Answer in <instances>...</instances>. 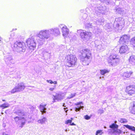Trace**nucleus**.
I'll return each instance as SVG.
<instances>
[{
  "label": "nucleus",
  "mask_w": 135,
  "mask_h": 135,
  "mask_svg": "<svg viewBox=\"0 0 135 135\" xmlns=\"http://www.w3.org/2000/svg\"><path fill=\"white\" fill-rule=\"evenodd\" d=\"M13 47L17 52L20 53L25 52L26 48L25 43L22 41H16L14 44Z\"/></svg>",
  "instance_id": "obj_1"
},
{
  "label": "nucleus",
  "mask_w": 135,
  "mask_h": 135,
  "mask_svg": "<svg viewBox=\"0 0 135 135\" xmlns=\"http://www.w3.org/2000/svg\"><path fill=\"white\" fill-rule=\"evenodd\" d=\"M65 59L69 64L68 66L69 67L74 66L77 63V60L76 56L71 54L67 55L65 57Z\"/></svg>",
  "instance_id": "obj_2"
},
{
  "label": "nucleus",
  "mask_w": 135,
  "mask_h": 135,
  "mask_svg": "<svg viewBox=\"0 0 135 135\" xmlns=\"http://www.w3.org/2000/svg\"><path fill=\"white\" fill-rule=\"evenodd\" d=\"M82 54L85 55L83 60V62L86 63V65H88L89 61V60L91 58V54L89 50L86 49H84L83 50Z\"/></svg>",
  "instance_id": "obj_3"
},
{
  "label": "nucleus",
  "mask_w": 135,
  "mask_h": 135,
  "mask_svg": "<svg viewBox=\"0 0 135 135\" xmlns=\"http://www.w3.org/2000/svg\"><path fill=\"white\" fill-rule=\"evenodd\" d=\"M26 42L27 46L30 50H33L35 48L36 43L33 38L31 37L28 38L26 40Z\"/></svg>",
  "instance_id": "obj_4"
},
{
  "label": "nucleus",
  "mask_w": 135,
  "mask_h": 135,
  "mask_svg": "<svg viewBox=\"0 0 135 135\" xmlns=\"http://www.w3.org/2000/svg\"><path fill=\"white\" fill-rule=\"evenodd\" d=\"M125 91L126 94L129 96H132L135 94V85H130L127 86Z\"/></svg>",
  "instance_id": "obj_5"
},
{
  "label": "nucleus",
  "mask_w": 135,
  "mask_h": 135,
  "mask_svg": "<svg viewBox=\"0 0 135 135\" xmlns=\"http://www.w3.org/2000/svg\"><path fill=\"white\" fill-rule=\"evenodd\" d=\"M49 31L46 30L40 31L37 35L38 36L42 39H47L50 37Z\"/></svg>",
  "instance_id": "obj_6"
},
{
  "label": "nucleus",
  "mask_w": 135,
  "mask_h": 135,
  "mask_svg": "<svg viewBox=\"0 0 135 135\" xmlns=\"http://www.w3.org/2000/svg\"><path fill=\"white\" fill-rule=\"evenodd\" d=\"M25 87V86L23 83L19 84L17 86L15 87L12 90L11 93H14L18 91H22L24 90Z\"/></svg>",
  "instance_id": "obj_7"
},
{
  "label": "nucleus",
  "mask_w": 135,
  "mask_h": 135,
  "mask_svg": "<svg viewBox=\"0 0 135 135\" xmlns=\"http://www.w3.org/2000/svg\"><path fill=\"white\" fill-rule=\"evenodd\" d=\"M15 121L16 123L18 122L19 121L20 122V127L22 128L23 126L25 124L26 120L24 117H19L16 116L14 118Z\"/></svg>",
  "instance_id": "obj_8"
},
{
  "label": "nucleus",
  "mask_w": 135,
  "mask_h": 135,
  "mask_svg": "<svg viewBox=\"0 0 135 135\" xmlns=\"http://www.w3.org/2000/svg\"><path fill=\"white\" fill-rule=\"evenodd\" d=\"M117 55L115 53L111 54L108 60V63L112 65H114L115 63H116V62H113L112 61V60L117 59Z\"/></svg>",
  "instance_id": "obj_9"
},
{
  "label": "nucleus",
  "mask_w": 135,
  "mask_h": 135,
  "mask_svg": "<svg viewBox=\"0 0 135 135\" xmlns=\"http://www.w3.org/2000/svg\"><path fill=\"white\" fill-rule=\"evenodd\" d=\"M129 49L128 46L126 45L122 46L119 48V52L120 54L127 53L128 52Z\"/></svg>",
  "instance_id": "obj_10"
},
{
  "label": "nucleus",
  "mask_w": 135,
  "mask_h": 135,
  "mask_svg": "<svg viewBox=\"0 0 135 135\" xmlns=\"http://www.w3.org/2000/svg\"><path fill=\"white\" fill-rule=\"evenodd\" d=\"M81 30H80L78 31L79 32H80V36L81 38L82 39H84L87 37H90L91 36V33L90 32H86V31L84 32L81 31Z\"/></svg>",
  "instance_id": "obj_11"
},
{
  "label": "nucleus",
  "mask_w": 135,
  "mask_h": 135,
  "mask_svg": "<svg viewBox=\"0 0 135 135\" xmlns=\"http://www.w3.org/2000/svg\"><path fill=\"white\" fill-rule=\"evenodd\" d=\"M129 109L131 113L135 114V101L133 102L130 103Z\"/></svg>",
  "instance_id": "obj_12"
},
{
  "label": "nucleus",
  "mask_w": 135,
  "mask_h": 135,
  "mask_svg": "<svg viewBox=\"0 0 135 135\" xmlns=\"http://www.w3.org/2000/svg\"><path fill=\"white\" fill-rule=\"evenodd\" d=\"M129 39V37L127 35H123L120 37L119 42L120 44L122 42L126 43L128 41Z\"/></svg>",
  "instance_id": "obj_13"
},
{
  "label": "nucleus",
  "mask_w": 135,
  "mask_h": 135,
  "mask_svg": "<svg viewBox=\"0 0 135 135\" xmlns=\"http://www.w3.org/2000/svg\"><path fill=\"white\" fill-rule=\"evenodd\" d=\"M62 30L63 36L64 37H66L69 34V30L66 27H63Z\"/></svg>",
  "instance_id": "obj_14"
},
{
  "label": "nucleus",
  "mask_w": 135,
  "mask_h": 135,
  "mask_svg": "<svg viewBox=\"0 0 135 135\" xmlns=\"http://www.w3.org/2000/svg\"><path fill=\"white\" fill-rule=\"evenodd\" d=\"M133 74V72L132 71H127L124 73L123 76L126 78H129Z\"/></svg>",
  "instance_id": "obj_15"
},
{
  "label": "nucleus",
  "mask_w": 135,
  "mask_h": 135,
  "mask_svg": "<svg viewBox=\"0 0 135 135\" xmlns=\"http://www.w3.org/2000/svg\"><path fill=\"white\" fill-rule=\"evenodd\" d=\"M62 99V98L61 94H56L55 96H54V98H53V100L55 101L56 100H60Z\"/></svg>",
  "instance_id": "obj_16"
},
{
  "label": "nucleus",
  "mask_w": 135,
  "mask_h": 135,
  "mask_svg": "<svg viewBox=\"0 0 135 135\" xmlns=\"http://www.w3.org/2000/svg\"><path fill=\"white\" fill-rule=\"evenodd\" d=\"M46 105V104H41L40 105L39 108L41 112H42V114H43L46 112V109L45 108V106Z\"/></svg>",
  "instance_id": "obj_17"
},
{
  "label": "nucleus",
  "mask_w": 135,
  "mask_h": 135,
  "mask_svg": "<svg viewBox=\"0 0 135 135\" xmlns=\"http://www.w3.org/2000/svg\"><path fill=\"white\" fill-rule=\"evenodd\" d=\"M51 31L52 33V34L54 35L57 36L60 34V32L59 29H52L51 30Z\"/></svg>",
  "instance_id": "obj_18"
},
{
  "label": "nucleus",
  "mask_w": 135,
  "mask_h": 135,
  "mask_svg": "<svg viewBox=\"0 0 135 135\" xmlns=\"http://www.w3.org/2000/svg\"><path fill=\"white\" fill-rule=\"evenodd\" d=\"M73 119V118H70V119L68 120L65 122V124H68L70 123V126H75L76 125L73 122L71 123Z\"/></svg>",
  "instance_id": "obj_19"
},
{
  "label": "nucleus",
  "mask_w": 135,
  "mask_h": 135,
  "mask_svg": "<svg viewBox=\"0 0 135 135\" xmlns=\"http://www.w3.org/2000/svg\"><path fill=\"white\" fill-rule=\"evenodd\" d=\"M113 132L115 135H119L121 133L122 131L120 130L117 128L115 129H114Z\"/></svg>",
  "instance_id": "obj_20"
},
{
  "label": "nucleus",
  "mask_w": 135,
  "mask_h": 135,
  "mask_svg": "<svg viewBox=\"0 0 135 135\" xmlns=\"http://www.w3.org/2000/svg\"><path fill=\"white\" fill-rule=\"evenodd\" d=\"M118 126L115 123H113L109 126V127L110 128L115 129L118 128Z\"/></svg>",
  "instance_id": "obj_21"
},
{
  "label": "nucleus",
  "mask_w": 135,
  "mask_h": 135,
  "mask_svg": "<svg viewBox=\"0 0 135 135\" xmlns=\"http://www.w3.org/2000/svg\"><path fill=\"white\" fill-rule=\"evenodd\" d=\"M129 61L131 64H134L135 63V59L134 57L132 56H130L129 59Z\"/></svg>",
  "instance_id": "obj_22"
},
{
  "label": "nucleus",
  "mask_w": 135,
  "mask_h": 135,
  "mask_svg": "<svg viewBox=\"0 0 135 135\" xmlns=\"http://www.w3.org/2000/svg\"><path fill=\"white\" fill-rule=\"evenodd\" d=\"M124 126L129 130L134 131H135V127L134 126H131L128 125H125Z\"/></svg>",
  "instance_id": "obj_23"
},
{
  "label": "nucleus",
  "mask_w": 135,
  "mask_h": 135,
  "mask_svg": "<svg viewBox=\"0 0 135 135\" xmlns=\"http://www.w3.org/2000/svg\"><path fill=\"white\" fill-rule=\"evenodd\" d=\"M109 70L107 69H103L100 70V74L102 75H104L105 74L109 72Z\"/></svg>",
  "instance_id": "obj_24"
},
{
  "label": "nucleus",
  "mask_w": 135,
  "mask_h": 135,
  "mask_svg": "<svg viewBox=\"0 0 135 135\" xmlns=\"http://www.w3.org/2000/svg\"><path fill=\"white\" fill-rule=\"evenodd\" d=\"M46 120V118L45 117H44L42 119L38 120V123L42 124L44 123Z\"/></svg>",
  "instance_id": "obj_25"
},
{
  "label": "nucleus",
  "mask_w": 135,
  "mask_h": 135,
  "mask_svg": "<svg viewBox=\"0 0 135 135\" xmlns=\"http://www.w3.org/2000/svg\"><path fill=\"white\" fill-rule=\"evenodd\" d=\"M9 107V105H7L6 104H4L0 105V107L2 109H3L4 108H8Z\"/></svg>",
  "instance_id": "obj_26"
},
{
  "label": "nucleus",
  "mask_w": 135,
  "mask_h": 135,
  "mask_svg": "<svg viewBox=\"0 0 135 135\" xmlns=\"http://www.w3.org/2000/svg\"><path fill=\"white\" fill-rule=\"evenodd\" d=\"M103 133L102 132V130H97L96 132V135H98V134H99V135H102Z\"/></svg>",
  "instance_id": "obj_27"
},
{
  "label": "nucleus",
  "mask_w": 135,
  "mask_h": 135,
  "mask_svg": "<svg viewBox=\"0 0 135 135\" xmlns=\"http://www.w3.org/2000/svg\"><path fill=\"white\" fill-rule=\"evenodd\" d=\"M46 81L47 83H50L51 84H52L53 83L54 84H57V82L56 81H55L54 82H53V81H52L51 80H47Z\"/></svg>",
  "instance_id": "obj_28"
},
{
  "label": "nucleus",
  "mask_w": 135,
  "mask_h": 135,
  "mask_svg": "<svg viewBox=\"0 0 135 135\" xmlns=\"http://www.w3.org/2000/svg\"><path fill=\"white\" fill-rule=\"evenodd\" d=\"M17 115L20 117L25 116V113L23 112H18L17 113Z\"/></svg>",
  "instance_id": "obj_29"
},
{
  "label": "nucleus",
  "mask_w": 135,
  "mask_h": 135,
  "mask_svg": "<svg viewBox=\"0 0 135 135\" xmlns=\"http://www.w3.org/2000/svg\"><path fill=\"white\" fill-rule=\"evenodd\" d=\"M120 122L122 123H125L127 122L126 119L124 118H121L120 120Z\"/></svg>",
  "instance_id": "obj_30"
},
{
  "label": "nucleus",
  "mask_w": 135,
  "mask_h": 135,
  "mask_svg": "<svg viewBox=\"0 0 135 135\" xmlns=\"http://www.w3.org/2000/svg\"><path fill=\"white\" fill-rule=\"evenodd\" d=\"M83 107V106H80V107L78 108H76L75 111L76 112L79 111L80 109L81 108H82Z\"/></svg>",
  "instance_id": "obj_31"
},
{
  "label": "nucleus",
  "mask_w": 135,
  "mask_h": 135,
  "mask_svg": "<svg viewBox=\"0 0 135 135\" xmlns=\"http://www.w3.org/2000/svg\"><path fill=\"white\" fill-rule=\"evenodd\" d=\"M90 118V117L88 115H86L84 116V118L86 120H89Z\"/></svg>",
  "instance_id": "obj_32"
},
{
  "label": "nucleus",
  "mask_w": 135,
  "mask_h": 135,
  "mask_svg": "<svg viewBox=\"0 0 135 135\" xmlns=\"http://www.w3.org/2000/svg\"><path fill=\"white\" fill-rule=\"evenodd\" d=\"M99 112L100 113H103L104 110L103 109H99Z\"/></svg>",
  "instance_id": "obj_33"
},
{
  "label": "nucleus",
  "mask_w": 135,
  "mask_h": 135,
  "mask_svg": "<svg viewBox=\"0 0 135 135\" xmlns=\"http://www.w3.org/2000/svg\"><path fill=\"white\" fill-rule=\"evenodd\" d=\"M82 103V102H78V103H75V105H79Z\"/></svg>",
  "instance_id": "obj_34"
},
{
  "label": "nucleus",
  "mask_w": 135,
  "mask_h": 135,
  "mask_svg": "<svg viewBox=\"0 0 135 135\" xmlns=\"http://www.w3.org/2000/svg\"><path fill=\"white\" fill-rule=\"evenodd\" d=\"M54 88H50L49 89V90L50 91H53V90H54Z\"/></svg>",
  "instance_id": "obj_35"
},
{
  "label": "nucleus",
  "mask_w": 135,
  "mask_h": 135,
  "mask_svg": "<svg viewBox=\"0 0 135 135\" xmlns=\"http://www.w3.org/2000/svg\"><path fill=\"white\" fill-rule=\"evenodd\" d=\"M132 41H135V37H133L132 39Z\"/></svg>",
  "instance_id": "obj_36"
},
{
  "label": "nucleus",
  "mask_w": 135,
  "mask_h": 135,
  "mask_svg": "<svg viewBox=\"0 0 135 135\" xmlns=\"http://www.w3.org/2000/svg\"><path fill=\"white\" fill-rule=\"evenodd\" d=\"M73 95L72 96V97H74L75 95Z\"/></svg>",
  "instance_id": "obj_37"
},
{
  "label": "nucleus",
  "mask_w": 135,
  "mask_h": 135,
  "mask_svg": "<svg viewBox=\"0 0 135 135\" xmlns=\"http://www.w3.org/2000/svg\"><path fill=\"white\" fill-rule=\"evenodd\" d=\"M2 101L4 102L5 101V100H2Z\"/></svg>",
  "instance_id": "obj_38"
},
{
  "label": "nucleus",
  "mask_w": 135,
  "mask_h": 135,
  "mask_svg": "<svg viewBox=\"0 0 135 135\" xmlns=\"http://www.w3.org/2000/svg\"><path fill=\"white\" fill-rule=\"evenodd\" d=\"M3 135H8V134H5L4 135L3 134Z\"/></svg>",
  "instance_id": "obj_39"
},
{
  "label": "nucleus",
  "mask_w": 135,
  "mask_h": 135,
  "mask_svg": "<svg viewBox=\"0 0 135 135\" xmlns=\"http://www.w3.org/2000/svg\"><path fill=\"white\" fill-rule=\"evenodd\" d=\"M134 132H135V131H134Z\"/></svg>",
  "instance_id": "obj_40"
}]
</instances>
